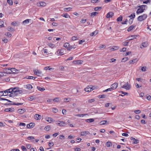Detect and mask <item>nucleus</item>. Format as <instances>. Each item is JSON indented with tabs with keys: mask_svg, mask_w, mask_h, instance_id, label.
I'll use <instances>...</instances> for the list:
<instances>
[{
	"mask_svg": "<svg viewBox=\"0 0 151 151\" xmlns=\"http://www.w3.org/2000/svg\"><path fill=\"white\" fill-rule=\"evenodd\" d=\"M147 15L146 14H143V15L140 16L137 18V20L138 21L141 22L145 20L147 17Z\"/></svg>",
	"mask_w": 151,
	"mask_h": 151,
	"instance_id": "f257e3e1",
	"label": "nucleus"
},
{
	"mask_svg": "<svg viewBox=\"0 0 151 151\" xmlns=\"http://www.w3.org/2000/svg\"><path fill=\"white\" fill-rule=\"evenodd\" d=\"M91 86H88L86 88H85L84 90L86 92H90L94 89Z\"/></svg>",
	"mask_w": 151,
	"mask_h": 151,
	"instance_id": "f03ea898",
	"label": "nucleus"
},
{
	"mask_svg": "<svg viewBox=\"0 0 151 151\" xmlns=\"http://www.w3.org/2000/svg\"><path fill=\"white\" fill-rule=\"evenodd\" d=\"M138 36V35H132L127 37L126 39H127V40H131L134 39H136L137 37Z\"/></svg>",
	"mask_w": 151,
	"mask_h": 151,
	"instance_id": "7ed1b4c3",
	"label": "nucleus"
},
{
	"mask_svg": "<svg viewBox=\"0 0 151 151\" xmlns=\"http://www.w3.org/2000/svg\"><path fill=\"white\" fill-rule=\"evenodd\" d=\"M139 7V8L137 9V11L136 12V13L137 14L141 13L144 12V10H145V9H143V8H142L141 7Z\"/></svg>",
	"mask_w": 151,
	"mask_h": 151,
	"instance_id": "20e7f679",
	"label": "nucleus"
},
{
	"mask_svg": "<svg viewBox=\"0 0 151 151\" xmlns=\"http://www.w3.org/2000/svg\"><path fill=\"white\" fill-rule=\"evenodd\" d=\"M121 87L126 89L127 90H129L130 87V85H129L128 82H127L126 84L123 85Z\"/></svg>",
	"mask_w": 151,
	"mask_h": 151,
	"instance_id": "39448f33",
	"label": "nucleus"
},
{
	"mask_svg": "<svg viewBox=\"0 0 151 151\" xmlns=\"http://www.w3.org/2000/svg\"><path fill=\"white\" fill-rule=\"evenodd\" d=\"M15 88H16V89L15 90V93H17L18 94H21L23 93V91L22 90H20L19 88L16 87Z\"/></svg>",
	"mask_w": 151,
	"mask_h": 151,
	"instance_id": "423d86ee",
	"label": "nucleus"
},
{
	"mask_svg": "<svg viewBox=\"0 0 151 151\" xmlns=\"http://www.w3.org/2000/svg\"><path fill=\"white\" fill-rule=\"evenodd\" d=\"M37 6H44L46 5V4L44 2H40L37 4Z\"/></svg>",
	"mask_w": 151,
	"mask_h": 151,
	"instance_id": "0eeeda50",
	"label": "nucleus"
},
{
	"mask_svg": "<svg viewBox=\"0 0 151 151\" xmlns=\"http://www.w3.org/2000/svg\"><path fill=\"white\" fill-rule=\"evenodd\" d=\"M16 88H15V87L12 88H11L9 89H7V91H8V93H15V90H16Z\"/></svg>",
	"mask_w": 151,
	"mask_h": 151,
	"instance_id": "6e6552de",
	"label": "nucleus"
},
{
	"mask_svg": "<svg viewBox=\"0 0 151 151\" xmlns=\"http://www.w3.org/2000/svg\"><path fill=\"white\" fill-rule=\"evenodd\" d=\"M23 103H13V104L9 103H6L4 104L6 105H22L23 104Z\"/></svg>",
	"mask_w": 151,
	"mask_h": 151,
	"instance_id": "1a4fd4ad",
	"label": "nucleus"
},
{
	"mask_svg": "<svg viewBox=\"0 0 151 151\" xmlns=\"http://www.w3.org/2000/svg\"><path fill=\"white\" fill-rule=\"evenodd\" d=\"M35 126V124L34 123H31L27 125V128H30L33 127Z\"/></svg>",
	"mask_w": 151,
	"mask_h": 151,
	"instance_id": "9d476101",
	"label": "nucleus"
},
{
	"mask_svg": "<svg viewBox=\"0 0 151 151\" xmlns=\"http://www.w3.org/2000/svg\"><path fill=\"white\" fill-rule=\"evenodd\" d=\"M34 118L36 120L40 119L42 118L41 116L38 114H35L34 116Z\"/></svg>",
	"mask_w": 151,
	"mask_h": 151,
	"instance_id": "9b49d317",
	"label": "nucleus"
},
{
	"mask_svg": "<svg viewBox=\"0 0 151 151\" xmlns=\"http://www.w3.org/2000/svg\"><path fill=\"white\" fill-rule=\"evenodd\" d=\"M90 133L88 131H86L85 132H82L81 133V136H86L88 134H89Z\"/></svg>",
	"mask_w": 151,
	"mask_h": 151,
	"instance_id": "f8f14e48",
	"label": "nucleus"
},
{
	"mask_svg": "<svg viewBox=\"0 0 151 151\" xmlns=\"http://www.w3.org/2000/svg\"><path fill=\"white\" fill-rule=\"evenodd\" d=\"M117 83H115L111 86V88H112L113 90H114L117 87Z\"/></svg>",
	"mask_w": 151,
	"mask_h": 151,
	"instance_id": "ddd939ff",
	"label": "nucleus"
},
{
	"mask_svg": "<svg viewBox=\"0 0 151 151\" xmlns=\"http://www.w3.org/2000/svg\"><path fill=\"white\" fill-rule=\"evenodd\" d=\"M114 13L112 12H109L106 15V17L107 18L111 17L114 15Z\"/></svg>",
	"mask_w": 151,
	"mask_h": 151,
	"instance_id": "4468645a",
	"label": "nucleus"
},
{
	"mask_svg": "<svg viewBox=\"0 0 151 151\" xmlns=\"http://www.w3.org/2000/svg\"><path fill=\"white\" fill-rule=\"evenodd\" d=\"M16 70V69L15 68H12V71H6V72L7 73H9V74H12V73H15V71Z\"/></svg>",
	"mask_w": 151,
	"mask_h": 151,
	"instance_id": "2eb2a0df",
	"label": "nucleus"
},
{
	"mask_svg": "<svg viewBox=\"0 0 151 151\" xmlns=\"http://www.w3.org/2000/svg\"><path fill=\"white\" fill-rule=\"evenodd\" d=\"M60 122L56 124L58 125H59L60 126H63V125L65 124V122L63 121H58Z\"/></svg>",
	"mask_w": 151,
	"mask_h": 151,
	"instance_id": "dca6fc26",
	"label": "nucleus"
},
{
	"mask_svg": "<svg viewBox=\"0 0 151 151\" xmlns=\"http://www.w3.org/2000/svg\"><path fill=\"white\" fill-rule=\"evenodd\" d=\"M25 111V110L24 109H19L18 110V113L22 114Z\"/></svg>",
	"mask_w": 151,
	"mask_h": 151,
	"instance_id": "f3484780",
	"label": "nucleus"
},
{
	"mask_svg": "<svg viewBox=\"0 0 151 151\" xmlns=\"http://www.w3.org/2000/svg\"><path fill=\"white\" fill-rule=\"evenodd\" d=\"M57 52L58 54L60 55H62L64 54L63 53V50H58L57 51Z\"/></svg>",
	"mask_w": 151,
	"mask_h": 151,
	"instance_id": "a211bd4d",
	"label": "nucleus"
},
{
	"mask_svg": "<svg viewBox=\"0 0 151 151\" xmlns=\"http://www.w3.org/2000/svg\"><path fill=\"white\" fill-rule=\"evenodd\" d=\"M63 46L67 48L68 50H69V48L70 45L67 42L64 43Z\"/></svg>",
	"mask_w": 151,
	"mask_h": 151,
	"instance_id": "6ab92c4d",
	"label": "nucleus"
},
{
	"mask_svg": "<svg viewBox=\"0 0 151 151\" xmlns=\"http://www.w3.org/2000/svg\"><path fill=\"white\" fill-rule=\"evenodd\" d=\"M138 61V60L137 58H135L134 59L132 60H130L129 62V63L130 64L132 63H135L137 62Z\"/></svg>",
	"mask_w": 151,
	"mask_h": 151,
	"instance_id": "aec40b11",
	"label": "nucleus"
},
{
	"mask_svg": "<svg viewBox=\"0 0 151 151\" xmlns=\"http://www.w3.org/2000/svg\"><path fill=\"white\" fill-rule=\"evenodd\" d=\"M94 121V119H89L86 120V122L88 123H91L93 122Z\"/></svg>",
	"mask_w": 151,
	"mask_h": 151,
	"instance_id": "412c9836",
	"label": "nucleus"
},
{
	"mask_svg": "<svg viewBox=\"0 0 151 151\" xmlns=\"http://www.w3.org/2000/svg\"><path fill=\"white\" fill-rule=\"evenodd\" d=\"M12 71V68H4V73H7L6 72V71Z\"/></svg>",
	"mask_w": 151,
	"mask_h": 151,
	"instance_id": "4be33fe9",
	"label": "nucleus"
},
{
	"mask_svg": "<svg viewBox=\"0 0 151 151\" xmlns=\"http://www.w3.org/2000/svg\"><path fill=\"white\" fill-rule=\"evenodd\" d=\"M37 88L39 90L41 91H43L45 90V89L44 88L41 87L39 86H37Z\"/></svg>",
	"mask_w": 151,
	"mask_h": 151,
	"instance_id": "5701e85b",
	"label": "nucleus"
},
{
	"mask_svg": "<svg viewBox=\"0 0 151 151\" xmlns=\"http://www.w3.org/2000/svg\"><path fill=\"white\" fill-rule=\"evenodd\" d=\"M34 138L32 136H29L27 137V139L28 140H30L31 141H34Z\"/></svg>",
	"mask_w": 151,
	"mask_h": 151,
	"instance_id": "b1692460",
	"label": "nucleus"
},
{
	"mask_svg": "<svg viewBox=\"0 0 151 151\" xmlns=\"http://www.w3.org/2000/svg\"><path fill=\"white\" fill-rule=\"evenodd\" d=\"M135 26H133V25H131L127 29V31L128 32L131 31L134 28V27H135Z\"/></svg>",
	"mask_w": 151,
	"mask_h": 151,
	"instance_id": "393cba45",
	"label": "nucleus"
},
{
	"mask_svg": "<svg viewBox=\"0 0 151 151\" xmlns=\"http://www.w3.org/2000/svg\"><path fill=\"white\" fill-rule=\"evenodd\" d=\"M98 31H95L92 33H91L90 34V35L91 36H93L94 35H96L98 33Z\"/></svg>",
	"mask_w": 151,
	"mask_h": 151,
	"instance_id": "a878e982",
	"label": "nucleus"
},
{
	"mask_svg": "<svg viewBox=\"0 0 151 151\" xmlns=\"http://www.w3.org/2000/svg\"><path fill=\"white\" fill-rule=\"evenodd\" d=\"M148 45V42H143L142 44V46L143 47H146Z\"/></svg>",
	"mask_w": 151,
	"mask_h": 151,
	"instance_id": "bb28decb",
	"label": "nucleus"
},
{
	"mask_svg": "<svg viewBox=\"0 0 151 151\" xmlns=\"http://www.w3.org/2000/svg\"><path fill=\"white\" fill-rule=\"evenodd\" d=\"M62 16L65 18H70V16L67 13L63 14Z\"/></svg>",
	"mask_w": 151,
	"mask_h": 151,
	"instance_id": "cd10ccee",
	"label": "nucleus"
},
{
	"mask_svg": "<svg viewBox=\"0 0 151 151\" xmlns=\"http://www.w3.org/2000/svg\"><path fill=\"white\" fill-rule=\"evenodd\" d=\"M26 78L28 79H32L34 80L35 79L36 77L32 76H27L26 77Z\"/></svg>",
	"mask_w": 151,
	"mask_h": 151,
	"instance_id": "c85d7f7f",
	"label": "nucleus"
},
{
	"mask_svg": "<svg viewBox=\"0 0 151 151\" xmlns=\"http://www.w3.org/2000/svg\"><path fill=\"white\" fill-rule=\"evenodd\" d=\"M31 19H26L22 22L23 24H26L28 23L29 22V21Z\"/></svg>",
	"mask_w": 151,
	"mask_h": 151,
	"instance_id": "c756f323",
	"label": "nucleus"
},
{
	"mask_svg": "<svg viewBox=\"0 0 151 151\" xmlns=\"http://www.w3.org/2000/svg\"><path fill=\"white\" fill-rule=\"evenodd\" d=\"M106 145L107 147H110L112 145V143L110 142H106Z\"/></svg>",
	"mask_w": 151,
	"mask_h": 151,
	"instance_id": "7c9ffc66",
	"label": "nucleus"
},
{
	"mask_svg": "<svg viewBox=\"0 0 151 151\" xmlns=\"http://www.w3.org/2000/svg\"><path fill=\"white\" fill-rule=\"evenodd\" d=\"M81 60H75L73 61V63L74 64H81Z\"/></svg>",
	"mask_w": 151,
	"mask_h": 151,
	"instance_id": "2f4dec72",
	"label": "nucleus"
},
{
	"mask_svg": "<svg viewBox=\"0 0 151 151\" xmlns=\"http://www.w3.org/2000/svg\"><path fill=\"white\" fill-rule=\"evenodd\" d=\"M17 93H11V94H10L9 95V96L10 97H14L16 96L17 95Z\"/></svg>",
	"mask_w": 151,
	"mask_h": 151,
	"instance_id": "473e14b6",
	"label": "nucleus"
},
{
	"mask_svg": "<svg viewBox=\"0 0 151 151\" xmlns=\"http://www.w3.org/2000/svg\"><path fill=\"white\" fill-rule=\"evenodd\" d=\"M106 96L104 94L99 95L98 97L99 98H104Z\"/></svg>",
	"mask_w": 151,
	"mask_h": 151,
	"instance_id": "72a5a7b5",
	"label": "nucleus"
},
{
	"mask_svg": "<svg viewBox=\"0 0 151 151\" xmlns=\"http://www.w3.org/2000/svg\"><path fill=\"white\" fill-rule=\"evenodd\" d=\"M129 17L132 18L133 19L135 17V14L134 13H133V14H131L130 15L128 16Z\"/></svg>",
	"mask_w": 151,
	"mask_h": 151,
	"instance_id": "f704fd0d",
	"label": "nucleus"
},
{
	"mask_svg": "<svg viewBox=\"0 0 151 151\" xmlns=\"http://www.w3.org/2000/svg\"><path fill=\"white\" fill-rule=\"evenodd\" d=\"M0 100L6 101H8V102H12V101H11L9 100H8V99H5V98H1V97H0Z\"/></svg>",
	"mask_w": 151,
	"mask_h": 151,
	"instance_id": "c9c22d12",
	"label": "nucleus"
},
{
	"mask_svg": "<svg viewBox=\"0 0 151 151\" xmlns=\"http://www.w3.org/2000/svg\"><path fill=\"white\" fill-rule=\"evenodd\" d=\"M122 16H120V17H119L117 19V21L118 22H121V21H122Z\"/></svg>",
	"mask_w": 151,
	"mask_h": 151,
	"instance_id": "e433bc0d",
	"label": "nucleus"
},
{
	"mask_svg": "<svg viewBox=\"0 0 151 151\" xmlns=\"http://www.w3.org/2000/svg\"><path fill=\"white\" fill-rule=\"evenodd\" d=\"M101 9V7H96L94 8V10L95 11H98L99 10H100Z\"/></svg>",
	"mask_w": 151,
	"mask_h": 151,
	"instance_id": "4c0bfd02",
	"label": "nucleus"
},
{
	"mask_svg": "<svg viewBox=\"0 0 151 151\" xmlns=\"http://www.w3.org/2000/svg\"><path fill=\"white\" fill-rule=\"evenodd\" d=\"M50 129V126L48 125L45 127V130L46 131H48Z\"/></svg>",
	"mask_w": 151,
	"mask_h": 151,
	"instance_id": "58836bf2",
	"label": "nucleus"
},
{
	"mask_svg": "<svg viewBox=\"0 0 151 151\" xmlns=\"http://www.w3.org/2000/svg\"><path fill=\"white\" fill-rule=\"evenodd\" d=\"M72 9V8L70 7L68 8H64V10L65 11H70Z\"/></svg>",
	"mask_w": 151,
	"mask_h": 151,
	"instance_id": "ea45409f",
	"label": "nucleus"
},
{
	"mask_svg": "<svg viewBox=\"0 0 151 151\" xmlns=\"http://www.w3.org/2000/svg\"><path fill=\"white\" fill-rule=\"evenodd\" d=\"M46 120L47 122H48L50 123L52 122V119L51 118L48 117L47 118Z\"/></svg>",
	"mask_w": 151,
	"mask_h": 151,
	"instance_id": "a19ab883",
	"label": "nucleus"
},
{
	"mask_svg": "<svg viewBox=\"0 0 151 151\" xmlns=\"http://www.w3.org/2000/svg\"><path fill=\"white\" fill-rule=\"evenodd\" d=\"M76 47V46L75 45H72L71 46H70L69 48V50H70L72 48H75Z\"/></svg>",
	"mask_w": 151,
	"mask_h": 151,
	"instance_id": "79ce46f5",
	"label": "nucleus"
},
{
	"mask_svg": "<svg viewBox=\"0 0 151 151\" xmlns=\"http://www.w3.org/2000/svg\"><path fill=\"white\" fill-rule=\"evenodd\" d=\"M113 90H112V88L111 87L110 88H108L105 90H104L103 91V92H107L108 91H111Z\"/></svg>",
	"mask_w": 151,
	"mask_h": 151,
	"instance_id": "37998d69",
	"label": "nucleus"
},
{
	"mask_svg": "<svg viewBox=\"0 0 151 151\" xmlns=\"http://www.w3.org/2000/svg\"><path fill=\"white\" fill-rule=\"evenodd\" d=\"M4 22L2 21H0V27H4Z\"/></svg>",
	"mask_w": 151,
	"mask_h": 151,
	"instance_id": "c03bdc74",
	"label": "nucleus"
},
{
	"mask_svg": "<svg viewBox=\"0 0 151 151\" xmlns=\"http://www.w3.org/2000/svg\"><path fill=\"white\" fill-rule=\"evenodd\" d=\"M7 2L10 5H12L13 4L12 0H7Z\"/></svg>",
	"mask_w": 151,
	"mask_h": 151,
	"instance_id": "a18cd8bd",
	"label": "nucleus"
},
{
	"mask_svg": "<svg viewBox=\"0 0 151 151\" xmlns=\"http://www.w3.org/2000/svg\"><path fill=\"white\" fill-rule=\"evenodd\" d=\"M107 121H102L100 122L101 125H104L105 124H106V123L107 122Z\"/></svg>",
	"mask_w": 151,
	"mask_h": 151,
	"instance_id": "49530a36",
	"label": "nucleus"
},
{
	"mask_svg": "<svg viewBox=\"0 0 151 151\" xmlns=\"http://www.w3.org/2000/svg\"><path fill=\"white\" fill-rule=\"evenodd\" d=\"M27 88L29 89H31L32 88V87L31 85L28 84L27 85Z\"/></svg>",
	"mask_w": 151,
	"mask_h": 151,
	"instance_id": "de8ad7c7",
	"label": "nucleus"
},
{
	"mask_svg": "<svg viewBox=\"0 0 151 151\" xmlns=\"http://www.w3.org/2000/svg\"><path fill=\"white\" fill-rule=\"evenodd\" d=\"M5 35L9 37H11L12 36L10 32H9L6 33L5 34Z\"/></svg>",
	"mask_w": 151,
	"mask_h": 151,
	"instance_id": "09e8293b",
	"label": "nucleus"
},
{
	"mask_svg": "<svg viewBox=\"0 0 151 151\" xmlns=\"http://www.w3.org/2000/svg\"><path fill=\"white\" fill-rule=\"evenodd\" d=\"M139 140L137 139H135L133 141L134 144H137L139 142Z\"/></svg>",
	"mask_w": 151,
	"mask_h": 151,
	"instance_id": "8fccbe9b",
	"label": "nucleus"
},
{
	"mask_svg": "<svg viewBox=\"0 0 151 151\" xmlns=\"http://www.w3.org/2000/svg\"><path fill=\"white\" fill-rule=\"evenodd\" d=\"M3 93H4V96H6L8 95V91H7V90H6L4 91Z\"/></svg>",
	"mask_w": 151,
	"mask_h": 151,
	"instance_id": "3c124183",
	"label": "nucleus"
},
{
	"mask_svg": "<svg viewBox=\"0 0 151 151\" xmlns=\"http://www.w3.org/2000/svg\"><path fill=\"white\" fill-rule=\"evenodd\" d=\"M98 12H93L91 13V16H94L96 15V14H98Z\"/></svg>",
	"mask_w": 151,
	"mask_h": 151,
	"instance_id": "603ef678",
	"label": "nucleus"
},
{
	"mask_svg": "<svg viewBox=\"0 0 151 151\" xmlns=\"http://www.w3.org/2000/svg\"><path fill=\"white\" fill-rule=\"evenodd\" d=\"M21 148H22V150H23V151H27V150L26 148V147L25 146H22Z\"/></svg>",
	"mask_w": 151,
	"mask_h": 151,
	"instance_id": "864d4df0",
	"label": "nucleus"
},
{
	"mask_svg": "<svg viewBox=\"0 0 151 151\" xmlns=\"http://www.w3.org/2000/svg\"><path fill=\"white\" fill-rule=\"evenodd\" d=\"M8 30L9 31L12 32L14 30L13 28L11 27H9L8 28Z\"/></svg>",
	"mask_w": 151,
	"mask_h": 151,
	"instance_id": "5fc2aeb1",
	"label": "nucleus"
},
{
	"mask_svg": "<svg viewBox=\"0 0 151 151\" xmlns=\"http://www.w3.org/2000/svg\"><path fill=\"white\" fill-rule=\"evenodd\" d=\"M52 112L54 113H56L58 111V110L56 108H53L52 110Z\"/></svg>",
	"mask_w": 151,
	"mask_h": 151,
	"instance_id": "6e6d98bb",
	"label": "nucleus"
},
{
	"mask_svg": "<svg viewBox=\"0 0 151 151\" xmlns=\"http://www.w3.org/2000/svg\"><path fill=\"white\" fill-rule=\"evenodd\" d=\"M146 98L148 100L150 101L151 100V96L150 95H148L146 96Z\"/></svg>",
	"mask_w": 151,
	"mask_h": 151,
	"instance_id": "4d7b16f0",
	"label": "nucleus"
},
{
	"mask_svg": "<svg viewBox=\"0 0 151 151\" xmlns=\"http://www.w3.org/2000/svg\"><path fill=\"white\" fill-rule=\"evenodd\" d=\"M133 19L132 18H131L129 20V24H131L133 22Z\"/></svg>",
	"mask_w": 151,
	"mask_h": 151,
	"instance_id": "13d9d810",
	"label": "nucleus"
},
{
	"mask_svg": "<svg viewBox=\"0 0 151 151\" xmlns=\"http://www.w3.org/2000/svg\"><path fill=\"white\" fill-rule=\"evenodd\" d=\"M134 112L136 114H138L141 113V111L139 110H136L134 111Z\"/></svg>",
	"mask_w": 151,
	"mask_h": 151,
	"instance_id": "bf43d9fd",
	"label": "nucleus"
},
{
	"mask_svg": "<svg viewBox=\"0 0 151 151\" xmlns=\"http://www.w3.org/2000/svg\"><path fill=\"white\" fill-rule=\"evenodd\" d=\"M128 60V58L127 57H126L125 58H124L122 59V60L121 61L122 62H125L126 61H127Z\"/></svg>",
	"mask_w": 151,
	"mask_h": 151,
	"instance_id": "052dcab7",
	"label": "nucleus"
},
{
	"mask_svg": "<svg viewBox=\"0 0 151 151\" xmlns=\"http://www.w3.org/2000/svg\"><path fill=\"white\" fill-rule=\"evenodd\" d=\"M146 67L145 66L142 67L141 68V70L143 71H146Z\"/></svg>",
	"mask_w": 151,
	"mask_h": 151,
	"instance_id": "680f3d73",
	"label": "nucleus"
},
{
	"mask_svg": "<svg viewBox=\"0 0 151 151\" xmlns=\"http://www.w3.org/2000/svg\"><path fill=\"white\" fill-rule=\"evenodd\" d=\"M62 112L63 114L65 115L66 114V111L65 109H63L62 110Z\"/></svg>",
	"mask_w": 151,
	"mask_h": 151,
	"instance_id": "e2e57ef3",
	"label": "nucleus"
},
{
	"mask_svg": "<svg viewBox=\"0 0 151 151\" xmlns=\"http://www.w3.org/2000/svg\"><path fill=\"white\" fill-rule=\"evenodd\" d=\"M105 47V46L104 45H100L99 48V49L104 48Z\"/></svg>",
	"mask_w": 151,
	"mask_h": 151,
	"instance_id": "0e129e2a",
	"label": "nucleus"
},
{
	"mask_svg": "<svg viewBox=\"0 0 151 151\" xmlns=\"http://www.w3.org/2000/svg\"><path fill=\"white\" fill-rule=\"evenodd\" d=\"M30 99H29V101H32L35 99V98H34L33 96H31L29 97Z\"/></svg>",
	"mask_w": 151,
	"mask_h": 151,
	"instance_id": "69168bd1",
	"label": "nucleus"
},
{
	"mask_svg": "<svg viewBox=\"0 0 151 151\" xmlns=\"http://www.w3.org/2000/svg\"><path fill=\"white\" fill-rule=\"evenodd\" d=\"M119 48V47L117 46H114L113 47L112 49L114 50H118Z\"/></svg>",
	"mask_w": 151,
	"mask_h": 151,
	"instance_id": "338daca9",
	"label": "nucleus"
},
{
	"mask_svg": "<svg viewBox=\"0 0 151 151\" xmlns=\"http://www.w3.org/2000/svg\"><path fill=\"white\" fill-rule=\"evenodd\" d=\"M77 39H78V37H77L74 36L72 37L71 39L72 40L74 41L77 40Z\"/></svg>",
	"mask_w": 151,
	"mask_h": 151,
	"instance_id": "774afa93",
	"label": "nucleus"
}]
</instances>
